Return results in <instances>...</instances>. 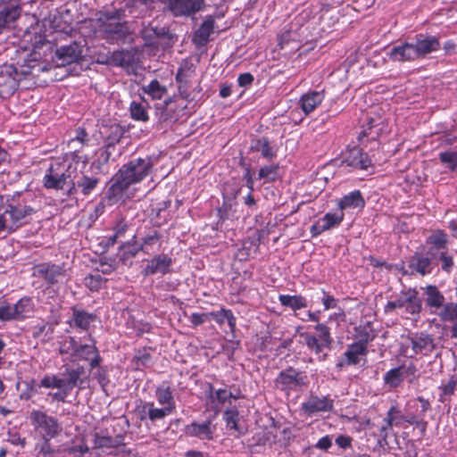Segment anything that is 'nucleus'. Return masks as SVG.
Segmentation results:
<instances>
[{"mask_svg":"<svg viewBox=\"0 0 457 457\" xmlns=\"http://www.w3.org/2000/svg\"><path fill=\"white\" fill-rule=\"evenodd\" d=\"M88 158L86 154L71 152L64 154L62 160L54 161L43 177V185L46 189L62 191L66 196L75 195L74 179L79 171L86 169Z\"/></svg>","mask_w":457,"mask_h":457,"instance_id":"nucleus-1","label":"nucleus"},{"mask_svg":"<svg viewBox=\"0 0 457 457\" xmlns=\"http://www.w3.org/2000/svg\"><path fill=\"white\" fill-rule=\"evenodd\" d=\"M87 378L84 366H64L63 370L56 374L45 375L40 380L38 387L57 389L56 392L49 393L48 396L52 398L53 402L65 403L73 389L78 388V395L80 390L85 388Z\"/></svg>","mask_w":457,"mask_h":457,"instance_id":"nucleus-2","label":"nucleus"},{"mask_svg":"<svg viewBox=\"0 0 457 457\" xmlns=\"http://www.w3.org/2000/svg\"><path fill=\"white\" fill-rule=\"evenodd\" d=\"M154 164V158L151 156L134 158L123 164L107 189L106 197L109 201H120L129 186L142 181L150 174Z\"/></svg>","mask_w":457,"mask_h":457,"instance_id":"nucleus-3","label":"nucleus"},{"mask_svg":"<svg viewBox=\"0 0 457 457\" xmlns=\"http://www.w3.org/2000/svg\"><path fill=\"white\" fill-rule=\"evenodd\" d=\"M441 48L439 37L428 33H419L409 41L393 46L388 56L394 62H413L425 59Z\"/></svg>","mask_w":457,"mask_h":457,"instance_id":"nucleus-4","label":"nucleus"},{"mask_svg":"<svg viewBox=\"0 0 457 457\" xmlns=\"http://www.w3.org/2000/svg\"><path fill=\"white\" fill-rule=\"evenodd\" d=\"M37 210L24 200L6 198L0 209V235H10L31 222Z\"/></svg>","mask_w":457,"mask_h":457,"instance_id":"nucleus-5","label":"nucleus"},{"mask_svg":"<svg viewBox=\"0 0 457 457\" xmlns=\"http://www.w3.org/2000/svg\"><path fill=\"white\" fill-rule=\"evenodd\" d=\"M87 344H81L76 340L75 337H66L59 342V353L62 355H67L71 362L89 361L91 370L99 368L102 362V357L96 346V341L88 334Z\"/></svg>","mask_w":457,"mask_h":457,"instance_id":"nucleus-6","label":"nucleus"},{"mask_svg":"<svg viewBox=\"0 0 457 457\" xmlns=\"http://www.w3.org/2000/svg\"><path fill=\"white\" fill-rule=\"evenodd\" d=\"M320 311H308L306 312V317H299V319L303 321L309 320L317 322V324L314 326V329L317 332V335L304 332L301 333L300 336L302 338H303L307 348L316 355H319V359L320 361H324L328 354L324 353L323 351L325 349L329 350L331 348L333 337L331 336L330 328L328 327L325 323L320 322Z\"/></svg>","mask_w":457,"mask_h":457,"instance_id":"nucleus-7","label":"nucleus"},{"mask_svg":"<svg viewBox=\"0 0 457 457\" xmlns=\"http://www.w3.org/2000/svg\"><path fill=\"white\" fill-rule=\"evenodd\" d=\"M125 11L122 8H112L99 12L97 18L98 29L107 39H120L128 33L127 22L122 20Z\"/></svg>","mask_w":457,"mask_h":457,"instance_id":"nucleus-8","label":"nucleus"},{"mask_svg":"<svg viewBox=\"0 0 457 457\" xmlns=\"http://www.w3.org/2000/svg\"><path fill=\"white\" fill-rule=\"evenodd\" d=\"M29 421L36 440L51 441L59 436L62 431V424L56 417L48 415L46 411L40 410L30 411Z\"/></svg>","mask_w":457,"mask_h":457,"instance_id":"nucleus-9","label":"nucleus"},{"mask_svg":"<svg viewBox=\"0 0 457 457\" xmlns=\"http://www.w3.org/2000/svg\"><path fill=\"white\" fill-rule=\"evenodd\" d=\"M400 310L401 315L404 318L410 316L417 319L422 310V301L419 292L415 288L402 290L394 300L388 301L384 307L386 313Z\"/></svg>","mask_w":457,"mask_h":457,"instance_id":"nucleus-10","label":"nucleus"},{"mask_svg":"<svg viewBox=\"0 0 457 457\" xmlns=\"http://www.w3.org/2000/svg\"><path fill=\"white\" fill-rule=\"evenodd\" d=\"M195 69L190 62L185 60L177 71L175 80L178 85L179 96L187 103L197 102L202 97V87L199 84L193 87L192 79Z\"/></svg>","mask_w":457,"mask_h":457,"instance_id":"nucleus-11","label":"nucleus"},{"mask_svg":"<svg viewBox=\"0 0 457 457\" xmlns=\"http://www.w3.org/2000/svg\"><path fill=\"white\" fill-rule=\"evenodd\" d=\"M307 384L306 373L291 366L282 370L274 380L275 387L287 395L301 391Z\"/></svg>","mask_w":457,"mask_h":457,"instance_id":"nucleus-12","label":"nucleus"},{"mask_svg":"<svg viewBox=\"0 0 457 457\" xmlns=\"http://www.w3.org/2000/svg\"><path fill=\"white\" fill-rule=\"evenodd\" d=\"M174 17H188L201 11L205 0H161Z\"/></svg>","mask_w":457,"mask_h":457,"instance_id":"nucleus-13","label":"nucleus"},{"mask_svg":"<svg viewBox=\"0 0 457 457\" xmlns=\"http://www.w3.org/2000/svg\"><path fill=\"white\" fill-rule=\"evenodd\" d=\"M34 276L44 279L47 285L53 286L60 283L66 276L64 264H56L51 262H41L35 266Z\"/></svg>","mask_w":457,"mask_h":457,"instance_id":"nucleus-14","label":"nucleus"},{"mask_svg":"<svg viewBox=\"0 0 457 457\" xmlns=\"http://www.w3.org/2000/svg\"><path fill=\"white\" fill-rule=\"evenodd\" d=\"M145 262L141 270L144 277L166 275L172 271L173 259L167 253L154 254L152 258L145 260Z\"/></svg>","mask_w":457,"mask_h":457,"instance_id":"nucleus-15","label":"nucleus"},{"mask_svg":"<svg viewBox=\"0 0 457 457\" xmlns=\"http://www.w3.org/2000/svg\"><path fill=\"white\" fill-rule=\"evenodd\" d=\"M449 237L442 229H436L432 231L430 235L426 237L425 245L427 247L426 254L428 255L433 262H437V257L444 253L448 251Z\"/></svg>","mask_w":457,"mask_h":457,"instance_id":"nucleus-16","label":"nucleus"},{"mask_svg":"<svg viewBox=\"0 0 457 457\" xmlns=\"http://www.w3.org/2000/svg\"><path fill=\"white\" fill-rule=\"evenodd\" d=\"M137 249L147 255L155 254L158 253L162 245V237L161 233L155 228H149L144 233L138 235Z\"/></svg>","mask_w":457,"mask_h":457,"instance_id":"nucleus-17","label":"nucleus"},{"mask_svg":"<svg viewBox=\"0 0 457 457\" xmlns=\"http://www.w3.org/2000/svg\"><path fill=\"white\" fill-rule=\"evenodd\" d=\"M82 56V47L77 42L58 47L54 56L56 66H66L78 62Z\"/></svg>","mask_w":457,"mask_h":457,"instance_id":"nucleus-18","label":"nucleus"},{"mask_svg":"<svg viewBox=\"0 0 457 457\" xmlns=\"http://www.w3.org/2000/svg\"><path fill=\"white\" fill-rule=\"evenodd\" d=\"M344 219L342 212H327L311 226L310 233L312 237H317L325 231L339 227Z\"/></svg>","mask_w":457,"mask_h":457,"instance_id":"nucleus-19","label":"nucleus"},{"mask_svg":"<svg viewBox=\"0 0 457 457\" xmlns=\"http://www.w3.org/2000/svg\"><path fill=\"white\" fill-rule=\"evenodd\" d=\"M343 163L353 170H368L372 167V161L361 147L353 146L347 150Z\"/></svg>","mask_w":457,"mask_h":457,"instance_id":"nucleus-20","label":"nucleus"},{"mask_svg":"<svg viewBox=\"0 0 457 457\" xmlns=\"http://www.w3.org/2000/svg\"><path fill=\"white\" fill-rule=\"evenodd\" d=\"M16 67L13 64L0 66V95L11 96L19 87V79L15 77Z\"/></svg>","mask_w":457,"mask_h":457,"instance_id":"nucleus-21","label":"nucleus"},{"mask_svg":"<svg viewBox=\"0 0 457 457\" xmlns=\"http://www.w3.org/2000/svg\"><path fill=\"white\" fill-rule=\"evenodd\" d=\"M155 108L161 121L175 122L184 115L187 105H179L173 97H170L162 104H156Z\"/></svg>","mask_w":457,"mask_h":457,"instance_id":"nucleus-22","label":"nucleus"},{"mask_svg":"<svg viewBox=\"0 0 457 457\" xmlns=\"http://www.w3.org/2000/svg\"><path fill=\"white\" fill-rule=\"evenodd\" d=\"M215 426L211 420L203 422L192 421L184 428V433L190 437H196L203 441L213 439Z\"/></svg>","mask_w":457,"mask_h":457,"instance_id":"nucleus-23","label":"nucleus"},{"mask_svg":"<svg viewBox=\"0 0 457 457\" xmlns=\"http://www.w3.org/2000/svg\"><path fill=\"white\" fill-rule=\"evenodd\" d=\"M334 407V401L329 396L319 397L311 395L307 401L301 405L302 411L308 416H312L317 412L331 411Z\"/></svg>","mask_w":457,"mask_h":457,"instance_id":"nucleus-24","label":"nucleus"},{"mask_svg":"<svg viewBox=\"0 0 457 457\" xmlns=\"http://www.w3.org/2000/svg\"><path fill=\"white\" fill-rule=\"evenodd\" d=\"M408 268L411 274L426 276L433 271L434 262L426 253L415 252L408 261Z\"/></svg>","mask_w":457,"mask_h":457,"instance_id":"nucleus-25","label":"nucleus"},{"mask_svg":"<svg viewBox=\"0 0 457 457\" xmlns=\"http://www.w3.org/2000/svg\"><path fill=\"white\" fill-rule=\"evenodd\" d=\"M366 202L359 189H355L353 191L349 192L346 195H344L337 201V208L338 212H342L345 214V212H348L354 209H363L365 207Z\"/></svg>","mask_w":457,"mask_h":457,"instance_id":"nucleus-26","label":"nucleus"},{"mask_svg":"<svg viewBox=\"0 0 457 457\" xmlns=\"http://www.w3.org/2000/svg\"><path fill=\"white\" fill-rule=\"evenodd\" d=\"M71 312V318L67 321L71 328L88 331L90 325L96 320V314L87 312L83 309L72 307Z\"/></svg>","mask_w":457,"mask_h":457,"instance_id":"nucleus-27","label":"nucleus"},{"mask_svg":"<svg viewBox=\"0 0 457 457\" xmlns=\"http://www.w3.org/2000/svg\"><path fill=\"white\" fill-rule=\"evenodd\" d=\"M325 98L324 90H310L302 95L299 99V106L305 116L312 113Z\"/></svg>","mask_w":457,"mask_h":457,"instance_id":"nucleus-28","label":"nucleus"},{"mask_svg":"<svg viewBox=\"0 0 457 457\" xmlns=\"http://www.w3.org/2000/svg\"><path fill=\"white\" fill-rule=\"evenodd\" d=\"M173 391L174 390L170 383L168 381H163L156 387L154 395L159 405L167 408L172 412H175L176 401Z\"/></svg>","mask_w":457,"mask_h":457,"instance_id":"nucleus-29","label":"nucleus"},{"mask_svg":"<svg viewBox=\"0 0 457 457\" xmlns=\"http://www.w3.org/2000/svg\"><path fill=\"white\" fill-rule=\"evenodd\" d=\"M100 179L96 175H88L85 169L79 171L78 177L74 179L75 195L79 190L82 195H89L97 187Z\"/></svg>","mask_w":457,"mask_h":457,"instance_id":"nucleus-30","label":"nucleus"},{"mask_svg":"<svg viewBox=\"0 0 457 457\" xmlns=\"http://www.w3.org/2000/svg\"><path fill=\"white\" fill-rule=\"evenodd\" d=\"M215 20L213 16L208 15L194 32L192 41L197 47L204 46L210 40V36L214 29Z\"/></svg>","mask_w":457,"mask_h":457,"instance_id":"nucleus-31","label":"nucleus"},{"mask_svg":"<svg viewBox=\"0 0 457 457\" xmlns=\"http://www.w3.org/2000/svg\"><path fill=\"white\" fill-rule=\"evenodd\" d=\"M21 7L19 1L6 5L0 9V33L6 29H10L20 18Z\"/></svg>","mask_w":457,"mask_h":457,"instance_id":"nucleus-32","label":"nucleus"},{"mask_svg":"<svg viewBox=\"0 0 457 457\" xmlns=\"http://www.w3.org/2000/svg\"><path fill=\"white\" fill-rule=\"evenodd\" d=\"M238 187H233L228 189L225 187L222 192L223 203L220 207L218 208V216L220 220L229 219L230 212L236 204V198L239 193Z\"/></svg>","mask_w":457,"mask_h":457,"instance_id":"nucleus-33","label":"nucleus"},{"mask_svg":"<svg viewBox=\"0 0 457 457\" xmlns=\"http://www.w3.org/2000/svg\"><path fill=\"white\" fill-rule=\"evenodd\" d=\"M410 340L414 354H428L434 348V339L427 333H416L410 337Z\"/></svg>","mask_w":457,"mask_h":457,"instance_id":"nucleus-34","label":"nucleus"},{"mask_svg":"<svg viewBox=\"0 0 457 457\" xmlns=\"http://www.w3.org/2000/svg\"><path fill=\"white\" fill-rule=\"evenodd\" d=\"M62 445H54L51 441L37 440L34 446V457H62Z\"/></svg>","mask_w":457,"mask_h":457,"instance_id":"nucleus-35","label":"nucleus"},{"mask_svg":"<svg viewBox=\"0 0 457 457\" xmlns=\"http://www.w3.org/2000/svg\"><path fill=\"white\" fill-rule=\"evenodd\" d=\"M368 349L358 344L352 343L348 345L346 351L344 353L345 361H339L337 367L342 368L345 365H357L361 357H366Z\"/></svg>","mask_w":457,"mask_h":457,"instance_id":"nucleus-36","label":"nucleus"},{"mask_svg":"<svg viewBox=\"0 0 457 457\" xmlns=\"http://www.w3.org/2000/svg\"><path fill=\"white\" fill-rule=\"evenodd\" d=\"M110 62L116 67H131L136 62V52L132 49H121L114 51L110 56Z\"/></svg>","mask_w":457,"mask_h":457,"instance_id":"nucleus-37","label":"nucleus"},{"mask_svg":"<svg viewBox=\"0 0 457 457\" xmlns=\"http://www.w3.org/2000/svg\"><path fill=\"white\" fill-rule=\"evenodd\" d=\"M149 104L144 96L133 100L129 104L130 117L137 121L145 122L149 120L148 115Z\"/></svg>","mask_w":457,"mask_h":457,"instance_id":"nucleus-38","label":"nucleus"},{"mask_svg":"<svg viewBox=\"0 0 457 457\" xmlns=\"http://www.w3.org/2000/svg\"><path fill=\"white\" fill-rule=\"evenodd\" d=\"M251 150L261 153L262 158L272 161L277 157V149L272 146L266 137H262L252 141Z\"/></svg>","mask_w":457,"mask_h":457,"instance_id":"nucleus-39","label":"nucleus"},{"mask_svg":"<svg viewBox=\"0 0 457 457\" xmlns=\"http://www.w3.org/2000/svg\"><path fill=\"white\" fill-rule=\"evenodd\" d=\"M91 141V137L89 134L87 132L86 129L82 127H79L74 129L73 135L71 137L68 145L70 148H73L74 151L78 154H79V151L89 145Z\"/></svg>","mask_w":457,"mask_h":457,"instance_id":"nucleus-40","label":"nucleus"},{"mask_svg":"<svg viewBox=\"0 0 457 457\" xmlns=\"http://www.w3.org/2000/svg\"><path fill=\"white\" fill-rule=\"evenodd\" d=\"M101 135L105 139L107 147L113 146L124 135V129L117 123L109 126H104L100 130Z\"/></svg>","mask_w":457,"mask_h":457,"instance_id":"nucleus-41","label":"nucleus"},{"mask_svg":"<svg viewBox=\"0 0 457 457\" xmlns=\"http://www.w3.org/2000/svg\"><path fill=\"white\" fill-rule=\"evenodd\" d=\"M278 301L284 307H288L295 312L308 306L307 299L302 295H279Z\"/></svg>","mask_w":457,"mask_h":457,"instance_id":"nucleus-42","label":"nucleus"},{"mask_svg":"<svg viewBox=\"0 0 457 457\" xmlns=\"http://www.w3.org/2000/svg\"><path fill=\"white\" fill-rule=\"evenodd\" d=\"M209 319L213 320L219 325L227 321L230 331L234 332L236 330L237 319L229 309L221 308L220 311L211 312H209Z\"/></svg>","mask_w":457,"mask_h":457,"instance_id":"nucleus-43","label":"nucleus"},{"mask_svg":"<svg viewBox=\"0 0 457 457\" xmlns=\"http://www.w3.org/2000/svg\"><path fill=\"white\" fill-rule=\"evenodd\" d=\"M205 395L212 404H225L231 399V396H233V393L228 391L226 388L214 390L212 384H208V389L205 390Z\"/></svg>","mask_w":457,"mask_h":457,"instance_id":"nucleus-44","label":"nucleus"},{"mask_svg":"<svg viewBox=\"0 0 457 457\" xmlns=\"http://www.w3.org/2000/svg\"><path fill=\"white\" fill-rule=\"evenodd\" d=\"M12 309L15 312L16 320H25L34 310L32 298L29 296L21 298L15 304L12 305Z\"/></svg>","mask_w":457,"mask_h":457,"instance_id":"nucleus-45","label":"nucleus"},{"mask_svg":"<svg viewBox=\"0 0 457 457\" xmlns=\"http://www.w3.org/2000/svg\"><path fill=\"white\" fill-rule=\"evenodd\" d=\"M430 409V403L422 396H419L414 400H411L406 404V410L412 412L419 418H425L426 412Z\"/></svg>","mask_w":457,"mask_h":457,"instance_id":"nucleus-46","label":"nucleus"},{"mask_svg":"<svg viewBox=\"0 0 457 457\" xmlns=\"http://www.w3.org/2000/svg\"><path fill=\"white\" fill-rule=\"evenodd\" d=\"M354 337L356 338L355 344L368 349L369 343L372 342L376 335L373 329L369 325H363L354 328Z\"/></svg>","mask_w":457,"mask_h":457,"instance_id":"nucleus-47","label":"nucleus"},{"mask_svg":"<svg viewBox=\"0 0 457 457\" xmlns=\"http://www.w3.org/2000/svg\"><path fill=\"white\" fill-rule=\"evenodd\" d=\"M426 304L429 308L439 309L445 303L444 295L436 286L429 285L426 287Z\"/></svg>","mask_w":457,"mask_h":457,"instance_id":"nucleus-48","label":"nucleus"},{"mask_svg":"<svg viewBox=\"0 0 457 457\" xmlns=\"http://www.w3.org/2000/svg\"><path fill=\"white\" fill-rule=\"evenodd\" d=\"M141 90L153 100H161L167 93V87L157 79H153L149 84L142 86Z\"/></svg>","mask_w":457,"mask_h":457,"instance_id":"nucleus-49","label":"nucleus"},{"mask_svg":"<svg viewBox=\"0 0 457 457\" xmlns=\"http://www.w3.org/2000/svg\"><path fill=\"white\" fill-rule=\"evenodd\" d=\"M403 380L402 370L399 366L387 370L383 376L384 384L390 389L399 387Z\"/></svg>","mask_w":457,"mask_h":457,"instance_id":"nucleus-50","label":"nucleus"},{"mask_svg":"<svg viewBox=\"0 0 457 457\" xmlns=\"http://www.w3.org/2000/svg\"><path fill=\"white\" fill-rule=\"evenodd\" d=\"M279 164L271 163L260 168L258 171V179L264 183H272L278 179Z\"/></svg>","mask_w":457,"mask_h":457,"instance_id":"nucleus-51","label":"nucleus"},{"mask_svg":"<svg viewBox=\"0 0 457 457\" xmlns=\"http://www.w3.org/2000/svg\"><path fill=\"white\" fill-rule=\"evenodd\" d=\"M139 252L136 242V236H133L132 241L122 245L118 253L119 259L126 264L128 261L134 258Z\"/></svg>","mask_w":457,"mask_h":457,"instance_id":"nucleus-52","label":"nucleus"},{"mask_svg":"<svg viewBox=\"0 0 457 457\" xmlns=\"http://www.w3.org/2000/svg\"><path fill=\"white\" fill-rule=\"evenodd\" d=\"M146 407L148 410V420L152 422L162 420L173 413L171 411L163 406L161 408L155 407L154 402H148V405Z\"/></svg>","mask_w":457,"mask_h":457,"instance_id":"nucleus-53","label":"nucleus"},{"mask_svg":"<svg viewBox=\"0 0 457 457\" xmlns=\"http://www.w3.org/2000/svg\"><path fill=\"white\" fill-rule=\"evenodd\" d=\"M438 316L443 321H457V303H449L443 304Z\"/></svg>","mask_w":457,"mask_h":457,"instance_id":"nucleus-54","label":"nucleus"},{"mask_svg":"<svg viewBox=\"0 0 457 457\" xmlns=\"http://www.w3.org/2000/svg\"><path fill=\"white\" fill-rule=\"evenodd\" d=\"M238 416L239 411L236 407L228 408L224 411L223 420L228 428L240 432L237 425Z\"/></svg>","mask_w":457,"mask_h":457,"instance_id":"nucleus-55","label":"nucleus"},{"mask_svg":"<svg viewBox=\"0 0 457 457\" xmlns=\"http://www.w3.org/2000/svg\"><path fill=\"white\" fill-rule=\"evenodd\" d=\"M439 159L447 168L454 170L457 167V147L454 150L441 152Z\"/></svg>","mask_w":457,"mask_h":457,"instance_id":"nucleus-56","label":"nucleus"},{"mask_svg":"<svg viewBox=\"0 0 457 457\" xmlns=\"http://www.w3.org/2000/svg\"><path fill=\"white\" fill-rule=\"evenodd\" d=\"M386 418L392 426L401 427L404 422V414L395 405L391 406L387 411Z\"/></svg>","mask_w":457,"mask_h":457,"instance_id":"nucleus-57","label":"nucleus"},{"mask_svg":"<svg viewBox=\"0 0 457 457\" xmlns=\"http://www.w3.org/2000/svg\"><path fill=\"white\" fill-rule=\"evenodd\" d=\"M437 262H441L442 270L446 273L452 272L454 266V261L453 254L449 253V250L441 253V254L437 257Z\"/></svg>","mask_w":457,"mask_h":457,"instance_id":"nucleus-58","label":"nucleus"},{"mask_svg":"<svg viewBox=\"0 0 457 457\" xmlns=\"http://www.w3.org/2000/svg\"><path fill=\"white\" fill-rule=\"evenodd\" d=\"M379 129H377V125L374 124V121L371 120L369 122V127L361 130L359 134L358 139L362 142L364 137H368L370 139L375 140L378 136Z\"/></svg>","mask_w":457,"mask_h":457,"instance_id":"nucleus-59","label":"nucleus"},{"mask_svg":"<svg viewBox=\"0 0 457 457\" xmlns=\"http://www.w3.org/2000/svg\"><path fill=\"white\" fill-rule=\"evenodd\" d=\"M0 320L10 321L16 320V316L12 305L6 303L5 301L0 305Z\"/></svg>","mask_w":457,"mask_h":457,"instance_id":"nucleus-60","label":"nucleus"},{"mask_svg":"<svg viewBox=\"0 0 457 457\" xmlns=\"http://www.w3.org/2000/svg\"><path fill=\"white\" fill-rule=\"evenodd\" d=\"M393 426L390 422H388V420L385 418L383 420V424L379 428V433H378V442L380 445H386L387 444V437L389 435V432L392 431Z\"/></svg>","mask_w":457,"mask_h":457,"instance_id":"nucleus-61","label":"nucleus"},{"mask_svg":"<svg viewBox=\"0 0 457 457\" xmlns=\"http://www.w3.org/2000/svg\"><path fill=\"white\" fill-rule=\"evenodd\" d=\"M321 294L322 296L320 300L324 306V311L335 309L337 307L338 300L336 299L334 295L327 292L325 289H321Z\"/></svg>","mask_w":457,"mask_h":457,"instance_id":"nucleus-62","label":"nucleus"},{"mask_svg":"<svg viewBox=\"0 0 457 457\" xmlns=\"http://www.w3.org/2000/svg\"><path fill=\"white\" fill-rule=\"evenodd\" d=\"M127 229H128L127 222L123 219L119 220L113 227L114 235L112 237H111V240L112 241V243H114L117 238L124 236Z\"/></svg>","mask_w":457,"mask_h":457,"instance_id":"nucleus-63","label":"nucleus"},{"mask_svg":"<svg viewBox=\"0 0 457 457\" xmlns=\"http://www.w3.org/2000/svg\"><path fill=\"white\" fill-rule=\"evenodd\" d=\"M85 281L90 290H98L102 286L104 278L99 274L89 275L85 278Z\"/></svg>","mask_w":457,"mask_h":457,"instance_id":"nucleus-64","label":"nucleus"}]
</instances>
